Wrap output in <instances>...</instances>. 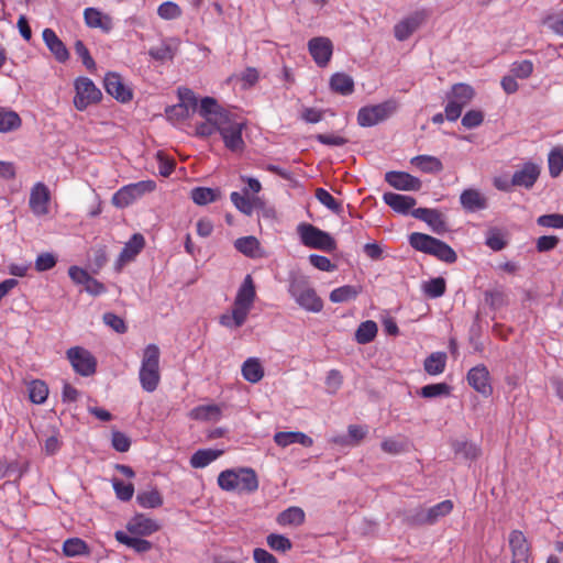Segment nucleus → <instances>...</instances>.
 Listing matches in <instances>:
<instances>
[{"instance_id": "55", "label": "nucleus", "mask_w": 563, "mask_h": 563, "mask_svg": "<svg viewBox=\"0 0 563 563\" xmlns=\"http://www.w3.org/2000/svg\"><path fill=\"white\" fill-rule=\"evenodd\" d=\"M232 203L234 207L240 210L242 213L251 216L254 209L253 202L246 195H241L236 191H233L230 196Z\"/></svg>"}, {"instance_id": "38", "label": "nucleus", "mask_w": 563, "mask_h": 563, "mask_svg": "<svg viewBox=\"0 0 563 563\" xmlns=\"http://www.w3.org/2000/svg\"><path fill=\"white\" fill-rule=\"evenodd\" d=\"M402 521L409 527L429 526L427 509L422 506L408 509L404 512Z\"/></svg>"}, {"instance_id": "14", "label": "nucleus", "mask_w": 563, "mask_h": 563, "mask_svg": "<svg viewBox=\"0 0 563 563\" xmlns=\"http://www.w3.org/2000/svg\"><path fill=\"white\" fill-rule=\"evenodd\" d=\"M467 382L477 393L485 397L492 395L493 388L489 383V372L485 365L472 367L467 373Z\"/></svg>"}, {"instance_id": "49", "label": "nucleus", "mask_w": 563, "mask_h": 563, "mask_svg": "<svg viewBox=\"0 0 563 563\" xmlns=\"http://www.w3.org/2000/svg\"><path fill=\"white\" fill-rule=\"evenodd\" d=\"M48 396V387L42 380H33L29 386V397L34 404H43Z\"/></svg>"}, {"instance_id": "7", "label": "nucleus", "mask_w": 563, "mask_h": 563, "mask_svg": "<svg viewBox=\"0 0 563 563\" xmlns=\"http://www.w3.org/2000/svg\"><path fill=\"white\" fill-rule=\"evenodd\" d=\"M297 233L301 243L309 249H316L329 253L336 250L335 240L328 232L322 231L310 223H300L297 227Z\"/></svg>"}, {"instance_id": "19", "label": "nucleus", "mask_w": 563, "mask_h": 563, "mask_svg": "<svg viewBox=\"0 0 563 563\" xmlns=\"http://www.w3.org/2000/svg\"><path fill=\"white\" fill-rule=\"evenodd\" d=\"M49 191L47 187L37 183L31 190L30 208L35 216H44L48 212Z\"/></svg>"}, {"instance_id": "63", "label": "nucleus", "mask_w": 563, "mask_h": 563, "mask_svg": "<svg viewBox=\"0 0 563 563\" xmlns=\"http://www.w3.org/2000/svg\"><path fill=\"white\" fill-rule=\"evenodd\" d=\"M484 121V114L479 110H470L462 118V124L466 129L479 126Z\"/></svg>"}, {"instance_id": "36", "label": "nucleus", "mask_w": 563, "mask_h": 563, "mask_svg": "<svg viewBox=\"0 0 563 563\" xmlns=\"http://www.w3.org/2000/svg\"><path fill=\"white\" fill-rule=\"evenodd\" d=\"M305 521V512L299 507H289L277 517L280 526H300Z\"/></svg>"}, {"instance_id": "5", "label": "nucleus", "mask_w": 563, "mask_h": 563, "mask_svg": "<svg viewBox=\"0 0 563 563\" xmlns=\"http://www.w3.org/2000/svg\"><path fill=\"white\" fill-rule=\"evenodd\" d=\"M288 292L307 311L320 312L323 309L322 299L303 276H296L290 279Z\"/></svg>"}, {"instance_id": "27", "label": "nucleus", "mask_w": 563, "mask_h": 563, "mask_svg": "<svg viewBox=\"0 0 563 563\" xmlns=\"http://www.w3.org/2000/svg\"><path fill=\"white\" fill-rule=\"evenodd\" d=\"M114 538L118 542L133 549L137 553L148 552L153 548L152 542L142 538L129 537L123 531H117Z\"/></svg>"}, {"instance_id": "41", "label": "nucleus", "mask_w": 563, "mask_h": 563, "mask_svg": "<svg viewBox=\"0 0 563 563\" xmlns=\"http://www.w3.org/2000/svg\"><path fill=\"white\" fill-rule=\"evenodd\" d=\"M136 501L143 508H157L163 505V497L156 488H153L140 492L136 496Z\"/></svg>"}, {"instance_id": "18", "label": "nucleus", "mask_w": 563, "mask_h": 563, "mask_svg": "<svg viewBox=\"0 0 563 563\" xmlns=\"http://www.w3.org/2000/svg\"><path fill=\"white\" fill-rule=\"evenodd\" d=\"M161 529L159 523L143 514H136L126 523V530L135 536H151Z\"/></svg>"}, {"instance_id": "30", "label": "nucleus", "mask_w": 563, "mask_h": 563, "mask_svg": "<svg viewBox=\"0 0 563 563\" xmlns=\"http://www.w3.org/2000/svg\"><path fill=\"white\" fill-rule=\"evenodd\" d=\"M242 375L250 383H258L264 376V368L257 358H247L242 365Z\"/></svg>"}, {"instance_id": "13", "label": "nucleus", "mask_w": 563, "mask_h": 563, "mask_svg": "<svg viewBox=\"0 0 563 563\" xmlns=\"http://www.w3.org/2000/svg\"><path fill=\"white\" fill-rule=\"evenodd\" d=\"M308 51L319 67H325L333 54V44L328 37H312L308 42Z\"/></svg>"}, {"instance_id": "64", "label": "nucleus", "mask_w": 563, "mask_h": 563, "mask_svg": "<svg viewBox=\"0 0 563 563\" xmlns=\"http://www.w3.org/2000/svg\"><path fill=\"white\" fill-rule=\"evenodd\" d=\"M506 244L507 242L498 230L493 229L488 232L486 238V245L493 251H500L506 246Z\"/></svg>"}, {"instance_id": "3", "label": "nucleus", "mask_w": 563, "mask_h": 563, "mask_svg": "<svg viewBox=\"0 0 563 563\" xmlns=\"http://www.w3.org/2000/svg\"><path fill=\"white\" fill-rule=\"evenodd\" d=\"M218 125L224 146L233 153H242L245 147L242 137L245 122L238 114L230 111L220 114Z\"/></svg>"}, {"instance_id": "2", "label": "nucleus", "mask_w": 563, "mask_h": 563, "mask_svg": "<svg viewBox=\"0 0 563 563\" xmlns=\"http://www.w3.org/2000/svg\"><path fill=\"white\" fill-rule=\"evenodd\" d=\"M218 485L227 492L236 490L251 494L257 490L258 478L255 471L251 467L225 470L219 474Z\"/></svg>"}, {"instance_id": "28", "label": "nucleus", "mask_w": 563, "mask_h": 563, "mask_svg": "<svg viewBox=\"0 0 563 563\" xmlns=\"http://www.w3.org/2000/svg\"><path fill=\"white\" fill-rule=\"evenodd\" d=\"M330 87L342 96H349L354 91V80L344 73H336L330 79Z\"/></svg>"}, {"instance_id": "57", "label": "nucleus", "mask_w": 563, "mask_h": 563, "mask_svg": "<svg viewBox=\"0 0 563 563\" xmlns=\"http://www.w3.org/2000/svg\"><path fill=\"white\" fill-rule=\"evenodd\" d=\"M157 14L164 20H174L181 15V9L175 2L166 1L158 7Z\"/></svg>"}, {"instance_id": "25", "label": "nucleus", "mask_w": 563, "mask_h": 563, "mask_svg": "<svg viewBox=\"0 0 563 563\" xmlns=\"http://www.w3.org/2000/svg\"><path fill=\"white\" fill-rule=\"evenodd\" d=\"M274 441L277 445L286 448L292 443H299L306 448H310L313 441L307 434L299 431H280L274 435Z\"/></svg>"}, {"instance_id": "42", "label": "nucleus", "mask_w": 563, "mask_h": 563, "mask_svg": "<svg viewBox=\"0 0 563 563\" xmlns=\"http://www.w3.org/2000/svg\"><path fill=\"white\" fill-rule=\"evenodd\" d=\"M453 510V503L450 499L443 500L427 509L429 526L434 525L439 519L448 516Z\"/></svg>"}, {"instance_id": "17", "label": "nucleus", "mask_w": 563, "mask_h": 563, "mask_svg": "<svg viewBox=\"0 0 563 563\" xmlns=\"http://www.w3.org/2000/svg\"><path fill=\"white\" fill-rule=\"evenodd\" d=\"M106 91L121 102L132 99V91L128 88L119 74L108 73L103 80Z\"/></svg>"}, {"instance_id": "21", "label": "nucleus", "mask_w": 563, "mask_h": 563, "mask_svg": "<svg viewBox=\"0 0 563 563\" xmlns=\"http://www.w3.org/2000/svg\"><path fill=\"white\" fill-rule=\"evenodd\" d=\"M460 202L464 210L475 212L487 208V198L477 189H465L460 196Z\"/></svg>"}, {"instance_id": "59", "label": "nucleus", "mask_w": 563, "mask_h": 563, "mask_svg": "<svg viewBox=\"0 0 563 563\" xmlns=\"http://www.w3.org/2000/svg\"><path fill=\"white\" fill-rule=\"evenodd\" d=\"M510 71L517 78L527 79L533 73V63L528 59L515 62L511 65Z\"/></svg>"}, {"instance_id": "16", "label": "nucleus", "mask_w": 563, "mask_h": 563, "mask_svg": "<svg viewBox=\"0 0 563 563\" xmlns=\"http://www.w3.org/2000/svg\"><path fill=\"white\" fill-rule=\"evenodd\" d=\"M385 181L397 190H420L422 183L419 178L406 172H387Z\"/></svg>"}, {"instance_id": "48", "label": "nucleus", "mask_w": 563, "mask_h": 563, "mask_svg": "<svg viewBox=\"0 0 563 563\" xmlns=\"http://www.w3.org/2000/svg\"><path fill=\"white\" fill-rule=\"evenodd\" d=\"M314 196L320 203L325 206L332 212L336 214L342 212V203L338 201L328 190L323 188H317Z\"/></svg>"}, {"instance_id": "62", "label": "nucleus", "mask_w": 563, "mask_h": 563, "mask_svg": "<svg viewBox=\"0 0 563 563\" xmlns=\"http://www.w3.org/2000/svg\"><path fill=\"white\" fill-rule=\"evenodd\" d=\"M537 223L544 228L562 229L563 228V214H560V213L543 214L537 219Z\"/></svg>"}, {"instance_id": "45", "label": "nucleus", "mask_w": 563, "mask_h": 563, "mask_svg": "<svg viewBox=\"0 0 563 563\" xmlns=\"http://www.w3.org/2000/svg\"><path fill=\"white\" fill-rule=\"evenodd\" d=\"M422 290L429 298H439L446 290V283L443 277L432 278L422 285Z\"/></svg>"}, {"instance_id": "37", "label": "nucleus", "mask_w": 563, "mask_h": 563, "mask_svg": "<svg viewBox=\"0 0 563 563\" xmlns=\"http://www.w3.org/2000/svg\"><path fill=\"white\" fill-rule=\"evenodd\" d=\"M377 324L375 321L367 320L362 322L355 331V341L358 344H367L377 335Z\"/></svg>"}, {"instance_id": "46", "label": "nucleus", "mask_w": 563, "mask_h": 563, "mask_svg": "<svg viewBox=\"0 0 563 563\" xmlns=\"http://www.w3.org/2000/svg\"><path fill=\"white\" fill-rule=\"evenodd\" d=\"M452 448L455 454H462L466 460H476L481 455V449L473 442L455 441Z\"/></svg>"}, {"instance_id": "26", "label": "nucleus", "mask_w": 563, "mask_h": 563, "mask_svg": "<svg viewBox=\"0 0 563 563\" xmlns=\"http://www.w3.org/2000/svg\"><path fill=\"white\" fill-rule=\"evenodd\" d=\"M509 547L512 556H530V547L527 538L520 530H512L509 534Z\"/></svg>"}, {"instance_id": "34", "label": "nucleus", "mask_w": 563, "mask_h": 563, "mask_svg": "<svg viewBox=\"0 0 563 563\" xmlns=\"http://www.w3.org/2000/svg\"><path fill=\"white\" fill-rule=\"evenodd\" d=\"M223 452L221 450L205 449L198 450L190 457V464L195 468H202L217 460Z\"/></svg>"}, {"instance_id": "8", "label": "nucleus", "mask_w": 563, "mask_h": 563, "mask_svg": "<svg viewBox=\"0 0 563 563\" xmlns=\"http://www.w3.org/2000/svg\"><path fill=\"white\" fill-rule=\"evenodd\" d=\"M475 91L472 86L459 82L452 86L451 93L448 95L449 102L445 107V118L449 121H456L465 106L474 98Z\"/></svg>"}, {"instance_id": "40", "label": "nucleus", "mask_w": 563, "mask_h": 563, "mask_svg": "<svg viewBox=\"0 0 563 563\" xmlns=\"http://www.w3.org/2000/svg\"><path fill=\"white\" fill-rule=\"evenodd\" d=\"M349 435L346 437H338L334 439L335 443L339 444H345V445H357L360 442L366 437L367 429L357 426V424H350L347 428Z\"/></svg>"}, {"instance_id": "23", "label": "nucleus", "mask_w": 563, "mask_h": 563, "mask_svg": "<svg viewBox=\"0 0 563 563\" xmlns=\"http://www.w3.org/2000/svg\"><path fill=\"white\" fill-rule=\"evenodd\" d=\"M384 202L389 206L394 211L407 214L412 209L417 201L413 197L399 195L395 192H385L383 196Z\"/></svg>"}, {"instance_id": "31", "label": "nucleus", "mask_w": 563, "mask_h": 563, "mask_svg": "<svg viewBox=\"0 0 563 563\" xmlns=\"http://www.w3.org/2000/svg\"><path fill=\"white\" fill-rule=\"evenodd\" d=\"M63 553L67 558L88 555L90 549L86 541L80 538H69L63 543Z\"/></svg>"}, {"instance_id": "33", "label": "nucleus", "mask_w": 563, "mask_h": 563, "mask_svg": "<svg viewBox=\"0 0 563 563\" xmlns=\"http://www.w3.org/2000/svg\"><path fill=\"white\" fill-rule=\"evenodd\" d=\"M446 364V354L444 352H434L431 353L424 360V371L429 375H439L444 372Z\"/></svg>"}, {"instance_id": "44", "label": "nucleus", "mask_w": 563, "mask_h": 563, "mask_svg": "<svg viewBox=\"0 0 563 563\" xmlns=\"http://www.w3.org/2000/svg\"><path fill=\"white\" fill-rule=\"evenodd\" d=\"M140 196L134 191L131 185L124 186L112 197V203L119 208H125L136 200Z\"/></svg>"}, {"instance_id": "22", "label": "nucleus", "mask_w": 563, "mask_h": 563, "mask_svg": "<svg viewBox=\"0 0 563 563\" xmlns=\"http://www.w3.org/2000/svg\"><path fill=\"white\" fill-rule=\"evenodd\" d=\"M43 41L59 63H65L69 58V52L60 38L52 29L43 31Z\"/></svg>"}, {"instance_id": "24", "label": "nucleus", "mask_w": 563, "mask_h": 563, "mask_svg": "<svg viewBox=\"0 0 563 563\" xmlns=\"http://www.w3.org/2000/svg\"><path fill=\"white\" fill-rule=\"evenodd\" d=\"M85 22L89 27L100 29L108 33L112 30V19L96 8H87L84 11Z\"/></svg>"}, {"instance_id": "20", "label": "nucleus", "mask_w": 563, "mask_h": 563, "mask_svg": "<svg viewBox=\"0 0 563 563\" xmlns=\"http://www.w3.org/2000/svg\"><path fill=\"white\" fill-rule=\"evenodd\" d=\"M145 240L141 233H134L132 238L125 243L122 252L119 255L117 265L121 268L126 263L133 261L136 255L144 249Z\"/></svg>"}, {"instance_id": "35", "label": "nucleus", "mask_w": 563, "mask_h": 563, "mask_svg": "<svg viewBox=\"0 0 563 563\" xmlns=\"http://www.w3.org/2000/svg\"><path fill=\"white\" fill-rule=\"evenodd\" d=\"M190 197L196 205L206 206L218 200L220 191L208 187H196L191 190Z\"/></svg>"}, {"instance_id": "52", "label": "nucleus", "mask_w": 563, "mask_h": 563, "mask_svg": "<svg viewBox=\"0 0 563 563\" xmlns=\"http://www.w3.org/2000/svg\"><path fill=\"white\" fill-rule=\"evenodd\" d=\"M198 112L202 118L209 119V118L216 115L218 112H230V111L219 107L216 99H213L211 97H205L200 102Z\"/></svg>"}, {"instance_id": "12", "label": "nucleus", "mask_w": 563, "mask_h": 563, "mask_svg": "<svg viewBox=\"0 0 563 563\" xmlns=\"http://www.w3.org/2000/svg\"><path fill=\"white\" fill-rule=\"evenodd\" d=\"M428 12L418 10L402 19L394 26V34L398 41L408 40L427 20Z\"/></svg>"}, {"instance_id": "39", "label": "nucleus", "mask_w": 563, "mask_h": 563, "mask_svg": "<svg viewBox=\"0 0 563 563\" xmlns=\"http://www.w3.org/2000/svg\"><path fill=\"white\" fill-rule=\"evenodd\" d=\"M361 292V287L353 285H344L342 287L335 288L330 292V300L332 302H346L355 299Z\"/></svg>"}, {"instance_id": "54", "label": "nucleus", "mask_w": 563, "mask_h": 563, "mask_svg": "<svg viewBox=\"0 0 563 563\" xmlns=\"http://www.w3.org/2000/svg\"><path fill=\"white\" fill-rule=\"evenodd\" d=\"M266 541L268 547L277 552L285 553L292 548L291 541L283 534L271 533L267 536Z\"/></svg>"}, {"instance_id": "15", "label": "nucleus", "mask_w": 563, "mask_h": 563, "mask_svg": "<svg viewBox=\"0 0 563 563\" xmlns=\"http://www.w3.org/2000/svg\"><path fill=\"white\" fill-rule=\"evenodd\" d=\"M540 173L541 168L539 165L532 162H527L514 173L512 184H515V187L531 189L537 183Z\"/></svg>"}, {"instance_id": "50", "label": "nucleus", "mask_w": 563, "mask_h": 563, "mask_svg": "<svg viewBox=\"0 0 563 563\" xmlns=\"http://www.w3.org/2000/svg\"><path fill=\"white\" fill-rule=\"evenodd\" d=\"M548 163L551 177H558L563 170V148L554 147L549 154Z\"/></svg>"}, {"instance_id": "11", "label": "nucleus", "mask_w": 563, "mask_h": 563, "mask_svg": "<svg viewBox=\"0 0 563 563\" xmlns=\"http://www.w3.org/2000/svg\"><path fill=\"white\" fill-rule=\"evenodd\" d=\"M74 371L81 376H90L95 374L97 367L96 357L81 346H74L67 351Z\"/></svg>"}, {"instance_id": "6", "label": "nucleus", "mask_w": 563, "mask_h": 563, "mask_svg": "<svg viewBox=\"0 0 563 563\" xmlns=\"http://www.w3.org/2000/svg\"><path fill=\"white\" fill-rule=\"evenodd\" d=\"M159 347L156 344H148L143 352L140 368V382L144 390L154 391L159 383Z\"/></svg>"}, {"instance_id": "51", "label": "nucleus", "mask_w": 563, "mask_h": 563, "mask_svg": "<svg viewBox=\"0 0 563 563\" xmlns=\"http://www.w3.org/2000/svg\"><path fill=\"white\" fill-rule=\"evenodd\" d=\"M222 112H218L216 115L206 119L205 122L197 124L196 135L200 137L211 136L216 132L219 133L218 120Z\"/></svg>"}, {"instance_id": "56", "label": "nucleus", "mask_w": 563, "mask_h": 563, "mask_svg": "<svg viewBox=\"0 0 563 563\" xmlns=\"http://www.w3.org/2000/svg\"><path fill=\"white\" fill-rule=\"evenodd\" d=\"M484 301L492 309L497 310L506 305V295L504 291L498 289L486 290L484 292Z\"/></svg>"}, {"instance_id": "10", "label": "nucleus", "mask_w": 563, "mask_h": 563, "mask_svg": "<svg viewBox=\"0 0 563 563\" xmlns=\"http://www.w3.org/2000/svg\"><path fill=\"white\" fill-rule=\"evenodd\" d=\"M75 90L74 106L79 111L86 110L90 104L99 102L102 98L101 91L87 77L76 79Z\"/></svg>"}, {"instance_id": "60", "label": "nucleus", "mask_w": 563, "mask_h": 563, "mask_svg": "<svg viewBox=\"0 0 563 563\" xmlns=\"http://www.w3.org/2000/svg\"><path fill=\"white\" fill-rule=\"evenodd\" d=\"M428 225L432 229V231L437 234H442L448 231V227L444 220L443 214L434 209L432 214L426 221Z\"/></svg>"}, {"instance_id": "9", "label": "nucleus", "mask_w": 563, "mask_h": 563, "mask_svg": "<svg viewBox=\"0 0 563 563\" xmlns=\"http://www.w3.org/2000/svg\"><path fill=\"white\" fill-rule=\"evenodd\" d=\"M397 109V102L387 100L378 104L366 106L357 112V123L361 126H373L388 119Z\"/></svg>"}, {"instance_id": "58", "label": "nucleus", "mask_w": 563, "mask_h": 563, "mask_svg": "<svg viewBox=\"0 0 563 563\" xmlns=\"http://www.w3.org/2000/svg\"><path fill=\"white\" fill-rule=\"evenodd\" d=\"M113 489L117 497L122 501H129L132 499L134 494V486L131 483H124L120 479H113Z\"/></svg>"}, {"instance_id": "43", "label": "nucleus", "mask_w": 563, "mask_h": 563, "mask_svg": "<svg viewBox=\"0 0 563 563\" xmlns=\"http://www.w3.org/2000/svg\"><path fill=\"white\" fill-rule=\"evenodd\" d=\"M234 246L245 256L255 257L260 250V242L255 236H243L235 240Z\"/></svg>"}, {"instance_id": "61", "label": "nucleus", "mask_w": 563, "mask_h": 563, "mask_svg": "<svg viewBox=\"0 0 563 563\" xmlns=\"http://www.w3.org/2000/svg\"><path fill=\"white\" fill-rule=\"evenodd\" d=\"M192 416L201 420L217 419L220 416V409L216 405L199 406L192 410Z\"/></svg>"}, {"instance_id": "47", "label": "nucleus", "mask_w": 563, "mask_h": 563, "mask_svg": "<svg viewBox=\"0 0 563 563\" xmlns=\"http://www.w3.org/2000/svg\"><path fill=\"white\" fill-rule=\"evenodd\" d=\"M148 54L156 60H170L176 54V47H174L170 43L163 42L157 46L151 47Z\"/></svg>"}, {"instance_id": "32", "label": "nucleus", "mask_w": 563, "mask_h": 563, "mask_svg": "<svg viewBox=\"0 0 563 563\" xmlns=\"http://www.w3.org/2000/svg\"><path fill=\"white\" fill-rule=\"evenodd\" d=\"M411 164L420 170L430 174L440 173L443 169L441 161L434 156L418 155L411 158Z\"/></svg>"}, {"instance_id": "53", "label": "nucleus", "mask_w": 563, "mask_h": 563, "mask_svg": "<svg viewBox=\"0 0 563 563\" xmlns=\"http://www.w3.org/2000/svg\"><path fill=\"white\" fill-rule=\"evenodd\" d=\"M450 386L446 383L429 384L423 386L419 394L423 398H434L450 395Z\"/></svg>"}, {"instance_id": "1", "label": "nucleus", "mask_w": 563, "mask_h": 563, "mask_svg": "<svg viewBox=\"0 0 563 563\" xmlns=\"http://www.w3.org/2000/svg\"><path fill=\"white\" fill-rule=\"evenodd\" d=\"M256 298L254 280L246 275L235 296L231 313L220 316V324L227 328L242 327L253 307Z\"/></svg>"}, {"instance_id": "29", "label": "nucleus", "mask_w": 563, "mask_h": 563, "mask_svg": "<svg viewBox=\"0 0 563 563\" xmlns=\"http://www.w3.org/2000/svg\"><path fill=\"white\" fill-rule=\"evenodd\" d=\"M22 120L18 112L4 107H0V132L8 133L18 130Z\"/></svg>"}, {"instance_id": "4", "label": "nucleus", "mask_w": 563, "mask_h": 563, "mask_svg": "<svg viewBox=\"0 0 563 563\" xmlns=\"http://www.w3.org/2000/svg\"><path fill=\"white\" fill-rule=\"evenodd\" d=\"M409 244L416 251L432 255L448 264L455 263L457 260L455 251L449 244L424 233H411Z\"/></svg>"}]
</instances>
